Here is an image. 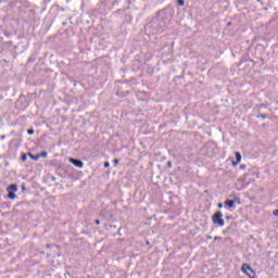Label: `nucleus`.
<instances>
[{
	"label": "nucleus",
	"instance_id": "20e7f679",
	"mask_svg": "<svg viewBox=\"0 0 278 278\" xmlns=\"http://www.w3.org/2000/svg\"><path fill=\"white\" fill-rule=\"evenodd\" d=\"M68 162L71 164H73L74 166H76V168H81L84 166V161H81L79 159L70 157Z\"/></svg>",
	"mask_w": 278,
	"mask_h": 278
},
{
	"label": "nucleus",
	"instance_id": "c85d7f7f",
	"mask_svg": "<svg viewBox=\"0 0 278 278\" xmlns=\"http://www.w3.org/2000/svg\"><path fill=\"white\" fill-rule=\"evenodd\" d=\"M230 218H231L230 216H227V217H226V220H229Z\"/></svg>",
	"mask_w": 278,
	"mask_h": 278
},
{
	"label": "nucleus",
	"instance_id": "a211bd4d",
	"mask_svg": "<svg viewBox=\"0 0 278 278\" xmlns=\"http://www.w3.org/2000/svg\"><path fill=\"white\" fill-rule=\"evenodd\" d=\"M118 162H121L118 159H114V161H113L114 166H116L118 164Z\"/></svg>",
	"mask_w": 278,
	"mask_h": 278
},
{
	"label": "nucleus",
	"instance_id": "4468645a",
	"mask_svg": "<svg viewBox=\"0 0 278 278\" xmlns=\"http://www.w3.org/2000/svg\"><path fill=\"white\" fill-rule=\"evenodd\" d=\"M178 5H180L181 8H184L186 5V1L185 0H177Z\"/></svg>",
	"mask_w": 278,
	"mask_h": 278
},
{
	"label": "nucleus",
	"instance_id": "412c9836",
	"mask_svg": "<svg viewBox=\"0 0 278 278\" xmlns=\"http://www.w3.org/2000/svg\"><path fill=\"white\" fill-rule=\"evenodd\" d=\"M228 233H229V230H227V228L223 230L224 236H227Z\"/></svg>",
	"mask_w": 278,
	"mask_h": 278
},
{
	"label": "nucleus",
	"instance_id": "dca6fc26",
	"mask_svg": "<svg viewBox=\"0 0 278 278\" xmlns=\"http://www.w3.org/2000/svg\"><path fill=\"white\" fill-rule=\"evenodd\" d=\"M27 134H28V136H34V129L33 128L28 129Z\"/></svg>",
	"mask_w": 278,
	"mask_h": 278
},
{
	"label": "nucleus",
	"instance_id": "2eb2a0df",
	"mask_svg": "<svg viewBox=\"0 0 278 278\" xmlns=\"http://www.w3.org/2000/svg\"><path fill=\"white\" fill-rule=\"evenodd\" d=\"M21 160H22V162H27V154H23V155L21 156Z\"/></svg>",
	"mask_w": 278,
	"mask_h": 278
},
{
	"label": "nucleus",
	"instance_id": "9d476101",
	"mask_svg": "<svg viewBox=\"0 0 278 278\" xmlns=\"http://www.w3.org/2000/svg\"><path fill=\"white\" fill-rule=\"evenodd\" d=\"M8 198L11 199V201H14V199L16 198V193H14L13 191H10L8 194Z\"/></svg>",
	"mask_w": 278,
	"mask_h": 278
},
{
	"label": "nucleus",
	"instance_id": "f257e3e1",
	"mask_svg": "<svg viewBox=\"0 0 278 278\" xmlns=\"http://www.w3.org/2000/svg\"><path fill=\"white\" fill-rule=\"evenodd\" d=\"M168 25H170V17H168L166 10L163 9L156 13V16L153 17L148 25H146V29L151 34H162V31H166Z\"/></svg>",
	"mask_w": 278,
	"mask_h": 278
},
{
	"label": "nucleus",
	"instance_id": "b1692460",
	"mask_svg": "<svg viewBox=\"0 0 278 278\" xmlns=\"http://www.w3.org/2000/svg\"><path fill=\"white\" fill-rule=\"evenodd\" d=\"M273 214L274 216H278V210H274Z\"/></svg>",
	"mask_w": 278,
	"mask_h": 278
},
{
	"label": "nucleus",
	"instance_id": "aec40b11",
	"mask_svg": "<svg viewBox=\"0 0 278 278\" xmlns=\"http://www.w3.org/2000/svg\"><path fill=\"white\" fill-rule=\"evenodd\" d=\"M104 168H110V162H104Z\"/></svg>",
	"mask_w": 278,
	"mask_h": 278
},
{
	"label": "nucleus",
	"instance_id": "f8f14e48",
	"mask_svg": "<svg viewBox=\"0 0 278 278\" xmlns=\"http://www.w3.org/2000/svg\"><path fill=\"white\" fill-rule=\"evenodd\" d=\"M256 118H262V121L268 118V114H258L256 115Z\"/></svg>",
	"mask_w": 278,
	"mask_h": 278
},
{
	"label": "nucleus",
	"instance_id": "4be33fe9",
	"mask_svg": "<svg viewBox=\"0 0 278 278\" xmlns=\"http://www.w3.org/2000/svg\"><path fill=\"white\" fill-rule=\"evenodd\" d=\"M22 190H23V192H25V190H27V187L25 184L22 185Z\"/></svg>",
	"mask_w": 278,
	"mask_h": 278
},
{
	"label": "nucleus",
	"instance_id": "cd10ccee",
	"mask_svg": "<svg viewBox=\"0 0 278 278\" xmlns=\"http://www.w3.org/2000/svg\"><path fill=\"white\" fill-rule=\"evenodd\" d=\"M206 238H207V240H212V236H207Z\"/></svg>",
	"mask_w": 278,
	"mask_h": 278
},
{
	"label": "nucleus",
	"instance_id": "1a4fd4ad",
	"mask_svg": "<svg viewBox=\"0 0 278 278\" xmlns=\"http://www.w3.org/2000/svg\"><path fill=\"white\" fill-rule=\"evenodd\" d=\"M28 156L30 157V160H33L34 162H38L40 160V155L39 154H31V153H28Z\"/></svg>",
	"mask_w": 278,
	"mask_h": 278
},
{
	"label": "nucleus",
	"instance_id": "bb28decb",
	"mask_svg": "<svg viewBox=\"0 0 278 278\" xmlns=\"http://www.w3.org/2000/svg\"><path fill=\"white\" fill-rule=\"evenodd\" d=\"M60 11H61V12H65V11H66V9H64V8H61V9H60Z\"/></svg>",
	"mask_w": 278,
	"mask_h": 278
},
{
	"label": "nucleus",
	"instance_id": "7ed1b4c3",
	"mask_svg": "<svg viewBox=\"0 0 278 278\" xmlns=\"http://www.w3.org/2000/svg\"><path fill=\"white\" fill-rule=\"evenodd\" d=\"M242 273L247 275L249 278H257V275L255 274V270L251 267V265L243 263L241 266Z\"/></svg>",
	"mask_w": 278,
	"mask_h": 278
},
{
	"label": "nucleus",
	"instance_id": "39448f33",
	"mask_svg": "<svg viewBox=\"0 0 278 278\" xmlns=\"http://www.w3.org/2000/svg\"><path fill=\"white\" fill-rule=\"evenodd\" d=\"M236 161H232V166H238L242 162V154L240 152H235Z\"/></svg>",
	"mask_w": 278,
	"mask_h": 278
},
{
	"label": "nucleus",
	"instance_id": "9b49d317",
	"mask_svg": "<svg viewBox=\"0 0 278 278\" xmlns=\"http://www.w3.org/2000/svg\"><path fill=\"white\" fill-rule=\"evenodd\" d=\"M233 227H236V223L230 224L226 229L231 233V231H233Z\"/></svg>",
	"mask_w": 278,
	"mask_h": 278
},
{
	"label": "nucleus",
	"instance_id": "393cba45",
	"mask_svg": "<svg viewBox=\"0 0 278 278\" xmlns=\"http://www.w3.org/2000/svg\"><path fill=\"white\" fill-rule=\"evenodd\" d=\"M214 240H223V237H214Z\"/></svg>",
	"mask_w": 278,
	"mask_h": 278
},
{
	"label": "nucleus",
	"instance_id": "5701e85b",
	"mask_svg": "<svg viewBox=\"0 0 278 278\" xmlns=\"http://www.w3.org/2000/svg\"><path fill=\"white\" fill-rule=\"evenodd\" d=\"M94 225H101V220L96 219V220H94Z\"/></svg>",
	"mask_w": 278,
	"mask_h": 278
},
{
	"label": "nucleus",
	"instance_id": "423d86ee",
	"mask_svg": "<svg viewBox=\"0 0 278 278\" xmlns=\"http://www.w3.org/2000/svg\"><path fill=\"white\" fill-rule=\"evenodd\" d=\"M236 201H237V200H229V199H227V200L224 202V205H226V207L236 208Z\"/></svg>",
	"mask_w": 278,
	"mask_h": 278
},
{
	"label": "nucleus",
	"instance_id": "c756f323",
	"mask_svg": "<svg viewBox=\"0 0 278 278\" xmlns=\"http://www.w3.org/2000/svg\"><path fill=\"white\" fill-rule=\"evenodd\" d=\"M4 139H5V136H2V137H1V140H4Z\"/></svg>",
	"mask_w": 278,
	"mask_h": 278
},
{
	"label": "nucleus",
	"instance_id": "6ab92c4d",
	"mask_svg": "<svg viewBox=\"0 0 278 278\" xmlns=\"http://www.w3.org/2000/svg\"><path fill=\"white\" fill-rule=\"evenodd\" d=\"M244 169H247V165L241 164V165H240V170H244Z\"/></svg>",
	"mask_w": 278,
	"mask_h": 278
},
{
	"label": "nucleus",
	"instance_id": "a878e982",
	"mask_svg": "<svg viewBox=\"0 0 278 278\" xmlns=\"http://www.w3.org/2000/svg\"><path fill=\"white\" fill-rule=\"evenodd\" d=\"M217 207L220 210L223 207V203H218Z\"/></svg>",
	"mask_w": 278,
	"mask_h": 278
},
{
	"label": "nucleus",
	"instance_id": "7c9ffc66",
	"mask_svg": "<svg viewBox=\"0 0 278 278\" xmlns=\"http://www.w3.org/2000/svg\"><path fill=\"white\" fill-rule=\"evenodd\" d=\"M52 181H55V177H52Z\"/></svg>",
	"mask_w": 278,
	"mask_h": 278
},
{
	"label": "nucleus",
	"instance_id": "473e14b6",
	"mask_svg": "<svg viewBox=\"0 0 278 278\" xmlns=\"http://www.w3.org/2000/svg\"><path fill=\"white\" fill-rule=\"evenodd\" d=\"M147 244H149V241H147Z\"/></svg>",
	"mask_w": 278,
	"mask_h": 278
},
{
	"label": "nucleus",
	"instance_id": "6e6552de",
	"mask_svg": "<svg viewBox=\"0 0 278 278\" xmlns=\"http://www.w3.org/2000/svg\"><path fill=\"white\" fill-rule=\"evenodd\" d=\"M38 58V53H33L29 58H28V60H27V62L29 63V64H33V62H36V59Z\"/></svg>",
	"mask_w": 278,
	"mask_h": 278
},
{
	"label": "nucleus",
	"instance_id": "0eeeda50",
	"mask_svg": "<svg viewBox=\"0 0 278 278\" xmlns=\"http://www.w3.org/2000/svg\"><path fill=\"white\" fill-rule=\"evenodd\" d=\"M18 190V186L16 184H11L8 188H7V192H16Z\"/></svg>",
	"mask_w": 278,
	"mask_h": 278
},
{
	"label": "nucleus",
	"instance_id": "f3484780",
	"mask_svg": "<svg viewBox=\"0 0 278 278\" xmlns=\"http://www.w3.org/2000/svg\"><path fill=\"white\" fill-rule=\"evenodd\" d=\"M167 168H173V162L170 161L167 162Z\"/></svg>",
	"mask_w": 278,
	"mask_h": 278
},
{
	"label": "nucleus",
	"instance_id": "f03ea898",
	"mask_svg": "<svg viewBox=\"0 0 278 278\" xmlns=\"http://www.w3.org/2000/svg\"><path fill=\"white\" fill-rule=\"evenodd\" d=\"M213 225L218 227H225V219H223V212L217 211L212 215Z\"/></svg>",
	"mask_w": 278,
	"mask_h": 278
},
{
	"label": "nucleus",
	"instance_id": "2f4dec72",
	"mask_svg": "<svg viewBox=\"0 0 278 278\" xmlns=\"http://www.w3.org/2000/svg\"><path fill=\"white\" fill-rule=\"evenodd\" d=\"M228 25H231V22H229Z\"/></svg>",
	"mask_w": 278,
	"mask_h": 278
},
{
	"label": "nucleus",
	"instance_id": "ddd939ff",
	"mask_svg": "<svg viewBox=\"0 0 278 278\" xmlns=\"http://www.w3.org/2000/svg\"><path fill=\"white\" fill-rule=\"evenodd\" d=\"M38 155H39V157H48L49 153H47V151H42Z\"/></svg>",
	"mask_w": 278,
	"mask_h": 278
}]
</instances>
